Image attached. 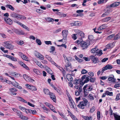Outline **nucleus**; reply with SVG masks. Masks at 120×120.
<instances>
[{
    "instance_id": "1",
    "label": "nucleus",
    "mask_w": 120,
    "mask_h": 120,
    "mask_svg": "<svg viewBox=\"0 0 120 120\" xmlns=\"http://www.w3.org/2000/svg\"><path fill=\"white\" fill-rule=\"evenodd\" d=\"M10 16L11 17L18 19L23 20L25 19L26 18L24 16L14 12L11 13Z\"/></svg>"
},
{
    "instance_id": "2",
    "label": "nucleus",
    "mask_w": 120,
    "mask_h": 120,
    "mask_svg": "<svg viewBox=\"0 0 120 120\" xmlns=\"http://www.w3.org/2000/svg\"><path fill=\"white\" fill-rule=\"evenodd\" d=\"M90 52L91 53H94L95 56L97 55L98 56H100L103 54L102 51L99 50L96 47L92 49Z\"/></svg>"
},
{
    "instance_id": "3",
    "label": "nucleus",
    "mask_w": 120,
    "mask_h": 120,
    "mask_svg": "<svg viewBox=\"0 0 120 120\" xmlns=\"http://www.w3.org/2000/svg\"><path fill=\"white\" fill-rule=\"evenodd\" d=\"M90 52L91 53H94L95 56L97 55L98 56H100L103 54L102 51L99 50L96 47L92 49Z\"/></svg>"
},
{
    "instance_id": "4",
    "label": "nucleus",
    "mask_w": 120,
    "mask_h": 120,
    "mask_svg": "<svg viewBox=\"0 0 120 120\" xmlns=\"http://www.w3.org/2000/svg\"><path fill=\"white\" fill-rule=\"evenodd\" d=\"M84 79H86L84 82H83V85L85 83H87L89 80L92 82H94L95 81V78L90 77L88 76V75H83V80Z\"/></svg>"
},
{
    "instance_id": "5",
    "label": "nucleus",
    "mask_w": 120,
    "mask_h": 120,
    "mask_svg": "<svg viewBox=\"0 0 120 120\" xmlns=\"http://www.w3.org/2000/svg\"><path fill=\"white\" fill-rule=\"evenodd\" d=\"M73 83L75 85H79V90L80 92L81 91V89H82V80H81V79H75L73 81Z\"/></svg>"
},
{
    "instance_id": "6",
    "label": "nucleus",
    "mask_w": 120,
    "mask_h": 120,
    "mask_svg": "<svg viewBox=\"0 0 120 120\" xmlns=\"http://www.w3.org/2000/svg\"><path fill=\"white\" fill-rule=\"evenodd\" d=\"M63 56L64 58L65 62L66 63L65 64L66 70L67 71H69L70 70L69 69V67L71 68V64L70 63L68 59L64 54H63Z\"/></svg>"
},
{
    "instance_id": "7",
    "label": "nucleus",
    "mask_w": 120,
    "mask_h": 120,
    "mask_svg": "<svg viewBox=\"0 0 120 120\" xmlns=\"http://www.w3.org/2000/svg\"><path fill=\"white\" fill-rule=\"evenodd\" d=\"M67 96L69 101L68 104L70 106L71 108L73 109L74 108V106H76L75 103L74 102L72 98L69 94H67Z\"/></svg>"
},
{
    "instance_id": "8",
    "label": "nucleus",
    "mask_w": 120,
    "mask_h": 120,
    "mask_svg": "<svg viewBox=\"0 0 120 120\" xmlns=\"http://www.w3.org/2000/svg\"><path fill=\"white\" fill-rule=\"evenodd\" d=\"M4 46L7 49H13L14 48V46L11 44L10 42L9 41H8L4 42Z\"/></svg>"
},
{
    "instance_id": "9",
    "label": "nucleus",
    "mask_w": 120,
    "mask_h": 120,
    "mask_svg": "<svg viewBox=\"0 0 120 120\" xmlns=\"http://www.w3.org/2000/svg\"><path fill=\"white\" fill-rule=\"evenodd\" d=\"M113 68L112 66L111 65L107 64L103 67L102 69H100L101 71V73L102 74L104 71L105 70L108 69H110Z\"/></svg>"
},
{
    "instance_id": "10",
    "label": "nucleus",
    "mask_w": 120,
    "mask_h": 120,
    "mask_svg": "<svg viewBox=\"0 0 120 120\" xmlns=\"http://www.w3.org/2000/svg\"><path fill=\"white\" fill-rule=\"evenodd\" d=\"M92 86H90L89 84H86L85 86L83 88L84 91H90L93 88L92 87Z\"/></svg>"
},
{
    "instance_id": "11",
    "label": "nucleus",
    "mask_w": 120,
    "mask_h": 120,
    "mask_svg": "<svg viewBox=\"0 0 120 120\" xmlns=\"http://www.w3.org/2000/svg\"><path fill=\"white\" fill-rule=\"evenodd\" d=\"M90 44V41L88 40L83 41V49H86Z\"/></svg>"
},
{
    "instance_id": "12",
    "label": "nucleus",
    "mask_w": 120,
    "mask_h": 120,
    "mask_svg": "<svg viewBox=\"0 0 120 120\" xmlns=\"http://www.w3.org/2000/svg\"><path fill=\"white\" fill-rule=\"evenodd\" d=\"M90 58L92 61V62L94 64L98 63L99 62L98 58L94 56H90Z\"/></svg>"
},
{
    "instance_id": "13",
    "label": "nucleus",
    "mask_w": 120,
    "mask_h": 120,
    "mask_svg": "<svg viewBox=\"0 0 120 120\" xmlns=\"http://www.w3.org/2000/svg\"><path fill=\"white\" fill-rule=\"evenodd\" d=\"M9 91L12 95H15L17 94L15 92L17 91V89L15 88H11L9 89Z\"/></svg>"
},
{
    "instance_id": "14",
    "label": "nucleus",
    "mask_w": 120,
    "mask_h": 120,
    "mask_svg": "<svg viewBox=\"0 0 120 120\" xmlns=\"http://www.w3.org/2000/svg\"><path fill=\"white\" fill-rule=\"evenodd\" d=\"M4 19L5 22L9 25H11L13 23L11 19L8 17H4Z\"/></svg>"
},
{
    "instance_id": "15",
    "label": "nucleus",
    "mask_w": 120,
    "mask_h": 120,
    "mask_svg": "<svg viewBox=\"0 0 120 120\" xmlns=\"http://www.w3.org/2000/svg\"><path fill=\"white\" fill-rule=\"evenodd\" d=\"M108 26L107 24H103L98 28V30H100L105 29Z\"/></svg>"
},
{
    "instance_id": "16",
    "label": "nucleus",
    "mask_w": 120,
    "mask_h": 120,
    "mask_svg": "<svg viewBox=\"0 0 120 120\" xmlns=\"http://www.w3.org/2000/svg\"><path fill=\"white\" fill-rule=\"evenodd\" d=\"M51 98L53 100L54 102H56V97L54 94L51 92L49 94Z\"/></svg>"
},
{
    "instance_id": "17",
    "label": "nucleus",
    "mask_w": 120,
    "mask_h": 120,
    "mask_svg": "<svg viewBox=\"0 0 120 120\" xmlns=\"http://www.w3.org/2000/svg\"><path fill=\"white\" fill-rule=\"evenodd\" d=\"M11 84L14 87L19 89L22 88V87L19 85V84L16 81L12 83Z\"/></svg>"
},
{
    "instance_id": "18",
    "label": "nucleus",
    "mask_w": 120,
    "mask_h": 120,
    "mask_svg": "<svg viewBox=\"0 0 120 120\" xmlns=\"http://www.w3.org/2000/svg\"><path fill=\"white\" fill-rule=\"evenodd\" d=\"M14 32L17 34L23 35L24 34V32L22 30L19 31L18 29L14 30Z\"/></svg>"
},
{
    "instance_id": "19",
    "label": "nucleus",
    "mask_w": 120,
    "mask_h": 120,
    "mask_svg": "<svg viewBox=\"0 0 120 120\" xmlns=\"http://www.w3.org/2000/svg\"><path fill=\"white\" fill-rule=\"evenodd\" d=\"M75 43H77L78 45H80L82 47V38H81V39L79 40H78L76 41Z\"/></svg>"
},
{
    "instance_id": "20",
    "label": "nucleus",
    "mask_w": 120,
    "mask_h": 120,
    "mask_svg": "<svg viewBox=\"0 0 120 120\" xmlns=\"http://www.w3.org/2000/svg\"><path fill=\"white\" fill-rule=\"evenodd\" d=\"M68 32V31L67 30H64L62 31V34L64 38H66L67 37Z\"/></svg>"
},
{
    "instance_id": "21",
    "label": "nucleus",
    "mask_w": 120,
    "mask_h": 120,
    "mask_svg": "<svg viewBox=\"0 0 120 120\" xmlns=\"http://www.w3.org/2000/svg\"><path fill=\"white\" fill-rule=\"evenodd\" d=\"M120 4V2H115L110 5L109 7H115L119 6Z\"/></svg>"
},
{
    "instance_id": "22",
    "label": "nucleus",
    "mask_w": 120,
    "mask_h": 120,
    "mask_svg": "<svg viewBox=\"0 0 120 120\" xmlns=\"http://www.w3.org/2000/svg\"><path fill=\"white\" fill-rule=\"evenodd\" d=\"M111 19L110 17L104 18L101 20L102 22H107L109 20Z\"/></svg>"
},
{
    "instance_id": "23",
    "label": "nucleus",
    "mask_w": 120,
    "mask_h": 120,
    "mask_svg": "<svg viewBox=\"0 0 120 120\" xmlns=\"http://www.w3.org/2000/svg\"><path fill=\"white\" fill-rule=\"evenodd\" d=\"M112 77H110L108 78V80L109 81L112 82H116V80L114 78V76L113 75H112Z\"/></svg>"
},
{
    "instance_id": "24",
    "label": "nucleus",
    "mask_w": 120,
    "mask_h": 120,
    "mask_svg": "<svg viewBox=\"0 0 120 120\" xmlns=\"http://www.w3.org/2000/svg\"><path fill=\"white\" fill-rule=\"evenodd\" d=\"M113 115L115 120H120V115L114 113H113Z\"/></svg>"
},
{
    "instance_id": "25",
    "label": "nucleus",
    "mask_w": 120,
    "mask_h": 120,
    "mask_svg": "<svg viewBox=\"0 0 120 120\" xmlns=\"http://www.w3.org/2000/svg\"><path fill=\"white\" fill-rule=\"evenodd\" d=\"M36 56L42 60H43L44 59V57L43 56L39 53L37 54L36 55Z\"/></svg>"
},
{
    "instance_id": "26",
    "label": "nucleus",
    "mask_w": 120,
    "mask_h": 120,
    "mask_svg": "<svg viewBox=\"0 0 120 120\" xmlns=\"http://www.w3.org/2000/svg\"><path fill=\"white\" fill-rule=\"evenodd\" d=\"M33 71L35 73L38 75H41L42 73L40 71L37 69L35 68L34 69Z\"/></svg>"
},
{
    "instance_id": "27",
    "label": "nucleus",
    "mask_w": 120,
    "mask_h": 120,
    "mask_svg": "<svg viewBox=\"0 0 120 120\" xmlns=\"http://www.w3.org/2000/svg\"><path fill=\"white\" fill-rule=\"evenodd\" d=\"M17 100L23 102L24 103H27V102L24 100V99H23L21 97H17Z\"/></svg>"
},
{
    "instance_id": "28",
    "label": "nucleus",
    "mask_w": 120,
    "mask_h": 120,
    "mask_svg": "<svg viewBox=\"0 0 120 120\" xmlns=\"http://www.w3.org/2000/svg\"><path fill=\"white\" fill-rule=\"evenodd\" d=\"M67 78L68 81H72L73 78L71 75L68 74L67 75Z\"/></svg>"
},
{
    "instance_id": "29",
    "label": "nucleus",
    "mask_w": 120,
    "mask_h": 120,
    "mask_svg": "<svg viewBox=\"0 0 120 120\" xmlns=\"http://www.w3.org/2000/svg\"><path fill=\"white\" fill-rule=\"evenodd\" d=\"M43 92L45 94L49 95L51 92L48 89L44 88L43 89Z\"/></svg>"
},
{
    "instance_id": "30",
    "label": "nucleus",
    "mask_w": 120,
    "mask_h": 120,
    "mask_svg": "<svg viewBox=\"0 0 120 120\" xmlns=\"http://www.w3.org/2000/svg\"><path fill=\"white\" fill-rule=\"evenodd\" d=\"M83 118H84L85 120H92L93 118L91 116H89V117L88 116H83Z\"/></svg>"
},
{
    "instance_id": "31",
    "label": "nucleus",
    "mask_w": 120,
    "mask_h": 120,
    "mask_svg": "<svg viewBox=\"0 0 120 120\" xmlns=\"http://www.w3.org/2000/svg\"><path fill=\"white\" fill-rule=\"evenodd\" d=\"M83 106H86L88 103L87 100L86 99L83 98Z\"/></svg>"
},
{
    "instance_id": "32",
    "label": "nucleus",
    "mask_w": 120,
    "mask_h": 120,
    "mask_svg": "<svg viewBox=\"0 0 120 120\" xmlns=\"http://www.w3.org/2000/svg\"><path fill=\"white\" fill-rule=\"evenodd\" d=\"M30 88V89L32 91H35L37 90V88L36 86L31 85V87Z\"/></svg>"
},
{
    "instance_id": "33",
    "label": "nucleus",
    "mask_w": 120,
    "mask_h": 120,
    "mask_svg": "<svg viewBox=\"0 0 120 120\" xmlns=\"http://www.w3.org/2000/svg\"><path fill=\"white\" fill-rule=\"evenodd\" d=\"M19 45H22L24 43V41L20 40L19 41H17L16 42Z\"/></svg>"
},
{
    "instance_id": "34",
    "label": "nucleus",
    "mask_w": 120,
    "mask_h": 120,
    "mask_svg": "<svg viewBox=\"0 0 120 120\" xmlns=\"http://www.w3.org/2000/svg\"><path fill=\"white\" fill-rule=\"evenodd\" d=\"M97 119L98 120H100L101 117L100 112L99 111H97Z\"/></svg>"
},
{
    "instance_id": "35",
    "label": "nucleus",
    "mask_w": 120,
    "mask_h": 120,
    "mask_svg": "<svg viewBox=\"0 0 120 120\" xmlns=\"http://www.w3.org/2000/svg\"><path fill=\"white\" fill-rule=\"evenodd\" d=\"M23 77L26 81H29V77L26 74H24L23 75Z\"/></svg>"
},
{
    "instance_id": "36",
    "label": "nucleus",
    "mask_w": 120,
    "mask_h": 120,
    "mask_svg": "<svg viewBox=\"0 0 120 120\" xmlns=\"http://www.w3.org/2000/svg\"><path fill=\"white\" fill-rule=\"evenodd\" d=\"M82 12V10H78L76 11V12L78 13V15L79 16H82V14L81 13Z\"/></svg>"
},
{
    "instance_id": "37",
    "label": "nucleus",
    "mask_w": 120,
    "mask_h": 120,
    "mask_svg": "<svg viewBox=\"0 0 120 120\" xmlns=\"http://www.w3.org/2000/svg\"><path fill=\"white\" fill-rule=\"evenodd\" d=\"M6 7L7 8H8L11 10L12 11H14V8L13 6L10 4H7Z\"/></svg>"
},
{
    "instance_id": "38",
    "label": "nucleus",
    "mask_w": 120,
    "mask_h": 120,
    "mask_svg": "<svg viewBox=\"0 0 120 120\" xmlns=\"http://www.w3.org/2000/svg\"><path fill=\"white\" fill-rule=\"evenodd\" d=\"M120 38V34H117L115 36H114V40H116L119 39Z\"/></svg>"
},
{
    "instance_id": "39",
    "label": "nucleus",
    "mask_w": 120,
    "mask_h": 120,
    "mask_svg": "<svg viewBox=\"0 0 120 120\" xmlns=\"http://www.w3.org/2000/svg\"><path fill=\"white\" fill-rule=\"evenodd\" d=\"M75 59L79 63H81L82 62V60L81 59L79 58L77 56L75 55L74 56Z\"/></svg>"
},
{
    "instance_id": "40",
    "label": "nucleus",
    "mask_w": 120,
    "mask_h": 120,
    "mask_svg": "<svg viewBox=\"0 0 120 120\" xmlns=\"http://www.w3.org/2000/svg\"><path fill=\"white\" fill-rule=\"evenodd\" d=\"M120 100V93L118 94L116 97L115 100L116 101Z\"/></svg>"
},
{
    "instance_id": "41",
    "label": "nucleus",
    "mask_w": 120,
    "mask_h": 120,
    "mask_svg": "<svg viewBox=\"0 0 120 120\" xmlns=\"http://www.w3.org/2000/svg\"><path fill=\"white\" fill-rule=\"evenodd\" d=\"M77 106L79 108L82 109V101L79 102Z\"/></svg>"
},
{
    "instance_id": "42",
    "label": "nucleus",
    "mask_w": 120,
    "mask_h": 120,
    "mask_svg": "<svg viewBox=\"0 0 120 120\" xmlns=\"http://www.w3.org/2000/svg\"><path fill=\"white\" fill-rule=\"evenodd\" d=\"M45 57L51 62H52V58L50 56H49L48 55H46L45 56Z\"/></svg>"
},
{
    "instance_id": "43",
    "label": "nucleus",
    "mask_w": 120,
    "mask_h": 120,
    "mask_svg": "<svg viewBox=\"0 0 120 120\" xmlns=\"http://www.w3.org/2000/svg\"><path fill=\"white\" fill-rule=\"evenodd\" d=\"M47 20L49 22H53L54 21V19L52 18L48 17L47 18Z\"/></svg>"
},
{
    "instance_id": "44",
    "label": "nucleus",
    "mask_w": 120,
    "mask_h": 120,
    "mask_svg": "<svg viewBox=\"0 0 120 120\" xmlns=\"http://www.w3.org/2000/svg\"><path fill=\"white\" fill-rule=\"evenodd\" d=\"M21 65L24 68H26L27 70H29V68L24 63H23L22 62L21 63Z\"/></svg>"
},
{
    "instance_id": "45",
    "label": "nucleus",
    "mask_w": 120,
    "mask_h": 120,
    "mask_svg": "<svg viewBox=\"0 0 120 120\" xmlns=\"http://www.w3.org/2000/svg\"><path fill=\"white\" fill-rule=\"evenodd\" d=\"M21 26L27 30L28 31H29L30 30L29 28L27 26L23 24H22Z\"/></svg>"
},
{
    "instance_id": "46",
    "label": "nucleus",
    "mask_w": 120,
    "mask_h": 120,
    "mask_svg": "<svg viewBox=\"0 0 120 120\" xmlns=\"http://www.w3.org/2000/svg\"><path fill=\"white\" fill-rule=\"evenodd\" d=\"M16 112L17 115L20 118L22 115V112L18 110Z\"/></svg>"
},
{
    "instance_id": "47",
    "label": "nucleus",
    "mask_w": 120,
    "mask_h": 120,
    "mask_svg": "<svg viewBox=\"0 0 120 120\" xmlns=\"http://www.w3.org/2000/svg\"><path fill=\"white\" fill-rule=\"evenodd\" d=\"M106 93L107 95H109L110 96L113 95V92H109L108 91H106Z\"/></svg>"
},
{
    "instance_id": "48",
    "label": "nucleus",
    "mask_w": 120,
    "mask_h": 120,
    "mask_svg": "<svg viewBox=\"0 0 120 120\" xmlns=\"http://www.w3.org/2000/svg\"><path fill=\"white\" fill-rule=\"evenodd\" d=\"M82 89H81V91L80 92L79 90V91L77 90H76L75 91V95L76 96H79L80 94V93L82 92Z\"/></svg>"
},
{
    "instance_id": "49",
    "label": "nucleus",
    "mask_w": 120,
    "mask_h": 120,
    "mask_svg": "<svg viewBox=\"0 0 120 120\" xmlns=\"http://www.w3.org/2000/svg\"><path fill=\"white\" fill-rule=\"evenodd\" d=\"M36 64L41 68H42L43 67V65L41 64V63L39 61H38L36 62Z\"/></svg>"
},
{
    "instance_id": "50",
    "label": "nucleus",
    "mask_w": 120,
    "mask_h": 120,
    "mask_svg": "<svg viewBox=\"0 0 120 120\" xmlns=\"http://www.w3.org/2000/svg\"><path fill=\"white\" fill-rule=\"evenodd\" d=\"M88 38L89 40L90 41H92L94 40L93 36L92 35H90L88 36Z\"/></svg>"
},
{
    "instance_id": "51",
    "label": "nucleus",
    "mask_w": 120,
    "mask_h": 120,
    "mask_svg": "<svg viewBox=\"0 0 120 120\" xmlns=\"http://www.w3.org/2000/svg\"><path fill=\"white\" fill-rule=\"evenodd\" d=\"M112 44H108L106 46V48L107 49H110L112 47Z\"/></svg>"
},
{
    "instance_id": "52",
    "label": "nucleus",
    "mask_w": 120,
    "mask_h": 120,
    "mask_svg": "<svg viewBox=\"0 0 120 120\" xmlns=\"http://www.w3.org/2000/svg\"><path fill=\"white\" fill-rule=\"evenodd\" d=\"M95 110V107L94 106H93L91 108L90 111V112L92 113L94 112Z\"/></svg>"
},
{
    "instance_id": "53",
    "label": "nucleus",
    "mask_w": 120,
    "mask_h": 120,
    "mask_svg": "<svg viewBox=\"0 0 120 120\" xmlns=\"http://www.w3.org/2000/svg\"><path fill=\"white\" fill-rule=\"evenodd\" d=\"M36 43L38 44L39 45H41L42 44V42L41 40L38 39H36Z\"/></svg>"
},
{
    "instance_id": "54",
    "label": "nucleus",
    "mask_w": 120,
    "mask_h": 120,
    "mask_svg": "<svg viewBox=\"0 0 120 120\" xmlns=\"http://www.w3.org/2000/svg\"><path fill=\"white\" fill-rule=\"evenodd\" d=\"M89 97L90 100H93L94 99V97L91 94H89Z\"/></svg>"
},
{
    "instance_id": "55",
    "label": "nucleus",
    "mask_w": 120,
    "mask_h": 120,
    "mask_svg": "<svg viewBox=\"0 0 120 120\" xmlns=\"http://www.w3.org/2000/svg\"><path fill=\"white\" fill-rule=\"evenodd\" d=\"M20 118L21 119L23 120H26L28 119V117L22 115Z\"/></svg>"
},
{
    "instance_id": "56",
    "label": "nucleus",
    "mask_w": 120,
    "mask_h": 120,
    "mask_svg": "<svg viewBox=\"0 0 120 120\" xmlns=\"http://www.w3.org/2000/svg\"><path fill=\"white\" fill-rule=\"evenodd\" d=\"M22 58L23 60H26L28 61V57L25 55L24 54L23 55V56H22Z\"/></svg>"
},
{
    "instance_id": "57",
    "label": "nucleus",
    "mask_w": 120,
    "mask_h": 120,
    "mask_svg": "<svg viewBox=\"0 0 120 120\" xmlns=\"http://www.w3.org/2000/svg\"><path fill=\"white\" fill-rule=\"evenodd\" d=\"M19 109L23 111H26L27 109L26 108H25L24 107H22L21 106H19ZM26 112H27V111H26Z\"/></svg>"
},
{
    "instance_id": "58",
    "label": "nucleus",
    "mask_w": 120,
    "mask_h": 120,
    "mask_svg": "<svg viewBox=\"0 0 120 120\" xmlns=\"http://www.w3.org/2000/svg\"><path fill=\"white\" fill-rule=\"evenodd\" d=\"M36 11L38 13H43V11L39 9H37Z\"/></svg>"
},
{
    "instance_id": "59",
    "label": "nucleus",
    "mask_w": 120,
    "mask_h": 120,
    "mask_svg": "<svg viewBox=\"0 0 120 120\" xmlns=\"http://www.w3.org/2000/svg\"><path fill=\"white\" fill-rule=\"evenodd\" d=\"M61 30V29L60 28H59V29L56 30L54 31L53 32L54 33H57L58 32L60 31Z\"/></svg>"
},
{
    "instance_id": "60",
    "label": "nucleus",
    "mask_w": 120,
    "mask_h": 120,
    "mask_svg": "<svg viewBox=\"0 0 120 120\" xmlns=\"http://www.w3.org/2000/svg\"><path fill=\"white\" fill-rule=\"evenodd\" d=\"M119 82H117L118 83L116 84V85L114 86V87L117 88V87H120V84Z\"/></svg>"
},
{
    "instance_id": "61",
    "label": "nucleus",
    "mask_w": 120,
    "mask_h": 120,
    "mask_svg": "<svg viewBox=\"0 0 120 120\" xmlns=\"http://www.w3.org/2000/svg\"><path fill=\"white\" fill-rule=\"evenodd\" d=\"M45 44L46 45H49V44L50 45H52V43L50 41H45Z\"/></svg>"
},
{
    "instance_id": "62",
    "label": "nucleus",
    "mask_w": 120,
    "mask_h": 120,
    "mask_svg": "<svg viewBox=\"0 0 120 120\" xmlns=\"http://www.w3.org/2000/svg\"><path fill=\"white\" fill-rule=\"evenodd\" d=\"M76 35V34H73L72 35V38L74 40H75L77 39Z\"/></svg>"
},
{
    "instance_id": "63",
    "label": "nucleus",
    "mask_w": 120,
    "mask_h": 120,
    "mask_svg": "<svg viewBox=\"0 0 120 120\" xmlns=\"http://www.w3.org/2000/svg\"><path fill=\"white\" fill-rule=\"evenodd\" d=\"M107 77L105 76H102L100 77V79L102 80H105L107 79Z\"/></svg>"
},
{
    "instance_id": "64",
    "label": "nucleus",
    "mask_w": 120,
    "mask_h": 120,
    "mask_svg": "<svg viewBox=\"0 0 120 120\" xmlns=\"http://www.w3.org/2000/svg\"><path fill=\"white\" fill-rule=\"evenodd\" d=\"M46 71L48 73L50 74L51 75H52V71L50 69H47Z\"/></svg>"
}]
</instances>
